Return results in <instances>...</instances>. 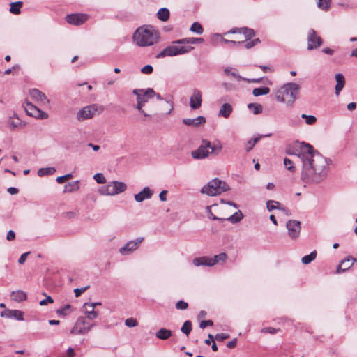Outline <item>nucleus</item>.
I'll list each match as a JSON object with an SVG mask.
<instances>
[{"instance_id":"nucleus-1","label":"nucleus","mask_w":357,"mask_h":357,"mask_svg":"<svg viewBox=\"0 0 357 357\" xmlns=\"http://www.w3.org/2000/svg\"><path fill=\"white\" fill-rule=\"evenodd\" d=\"M296 154L302 160L301 179L307 184L319 183L328 174L331 160L321 155L310 144L302 142Z\"/></svg>"},{"instance_id":"nucleus-2","label":"nucleus","mask_w":357,"mask_h":357,"mask_svg":"<svg viewBox=\"0 0 357 357\" xmlns=\"http://www.w3.org/2000/svg\"><path fill=\"white\" fill-rule=\"evenodd\" d=\"M159 33L151 26L139 27L133 34V40L140 47L151 46L159 39Z\"/></svg>"},{"instance_id":"nucleus-3","label":"nucleus","mask_w":357,"mask_h":357,"mask_svg":"<svg viewBox=\"0 0 357 357\" xmlns=\"http://www.w3.org/2000/svg\"><path fill=\"white\" fill-rule=\"evenodd\" d=\"M300 86L294 82L284 84L275 93V98L280 102L285 103L288 107H292L297 98Z\"/></svg>"},{"instance_id":"nucleus-4","label":"nucleus","mask_w":357,"mask_h":357,"mask_svg":"<svg viewBox=\"0 0 357 357\" xmlns=\"http://www.w3.org/2000/svg\"><path fill=\"white\" fill-rule=\"evenodd\" d=\"M222 145L220 142L213 143V144L206 139H203L199 148L191 153V155L194 159H204L211 153L218 155L222 150Z\"/></svg>"},{"instance_id":"nucleus-5","label":"nucleus","mask_w":357,"mask_h":357,"mask_svg":"<svg viewBox=\"0 0 357 357\" xmlns=\"http://www.w3.org/2000/svg\"><path fill=\"white\" fill-rule=\"evenodd\" d=\"M229 190V185L217 178L210 181L201 190L202 194L208 196H216Z\"/></svg>"},{"instance_id":"nucleus-6","label":"nucleus","mask_w":357,"mask_h":357,"mask_svg":"<svg viewBox=\"0 0 357 357\" xmlns=\"http://www.w3.org/2000/svg\"><path fill=\"white\" fill-rule=\"evenodd\" d=\"M178 43L173 41L171 45L167 46L162 50L157 56V58H163L165 56H174L184 54L190 52L194 49L191 46H179Z\"/></svg>"},{"instance_id":"nucleus-7","label":"nucleus","mask_w":357,"mask_h":357,"mask_svg":"<svg viewBox=\"0 0 357 357\" xmlns=\"http://www.w3.org/2000/svg\"><path fill=\"white\" fill-rule=\"evenodd\" d=\"M95 326V324H89L86 321V317H79L70 330L71 334H86Z\"/></svg>"},{"instance_id":"nucleus-8","label":"nucleus","mask_w":357,"mask_h":357,"mask_svg":"<svg viewBox=\"0 0 357 357\" xmlns=\"http://www.w3.org/2000/svg\"><path fill=\"white\" fill-rule=\"evenodd\" d=\"M132 93L137 96V100H139L143 103H146L149 99L155 97V92L153 89L148 88L146 89H134Z\"/></svg>"},{"instance_id":"nucleus-9","label":"nucleus","mask_w":357,"mask_h":357,"mask_svg":"<svg viewBox=\"0 0 357 357\" xmlns=\"http://www.w3.org/2000/svg\"><path fill=\"white\" fill-rule=\"evenodd\" d=\"M307 50H312L319 48L322 43V38L318 36L314 29H310L307 34Z\"/></svg>"},{"instance_id":"nucleus-10","label":"nucleus","mask_w":357,"mask_h":357,"mask_svg":"<svg viewBox=\"0 0 357 357\" xmlns=\"http://www.w3.org/2000/svg\"><path fill=\"white\" fill-rule=\"evenodd\" d=\"M142 241L143 238H137L135 240L128 242L119 249V253L122 255H128L131 254L138 248Z\"/></svg>"},{"instance_id":"nucleus-11","label":"nucleus","mask_w":357,"mask_h":357,"mask_svg":"<svg viewBox=\"0 0 357 357\" xmlns=\"http://www.w3.org/2000/svg\"><path fill=\"white\" fill-rule=\"evenodd\" d=\"M24 109L29 116H33L36 119H45L48 117L47 113L41 111L31 102H26L24 105Z\"/></svg>"},{"instance_id":"nucleus-12","label":"nucleus","mask_w":357,"mask_h":357,"mask_svg":"<svg viewBox=\"0 0 357 357\" xmlns=\"http://www.w3.org/2000/svg\"><path fill=\"white\" fill-rule=\"evenodd\" d=\"M286 227L288 230V235L291 238H296L301 232V222L296 220H290L286 223Z\"/></svg>"},{"instance_id":"nucleus-13","label":"nucleus","mask_w":357,"mask_h":357,"mask_svg":"<svg viewBox=\"0 0 357 357\" xmlns=\"http://www.w3.org/2000/svg\"><path fill=\"white\" fill-rule=\"evenodd\" d=\"M97 110L96 105L84 107L78 112L77 118L79 121L91 119L96 114Z\"/></svg>"},{"instance_id":"nucleus-14","label":"nucleus","mask_w":357,"mask_h":357,"mask_svg":"<svg viewBox=\"0 0 357 357\" xmlns=\"http://www.w3.org/2000/svg\"><path fill=\"white\" fill-rule=\"evenodd\" d=\"M88 20V15L82 13H74L68 15L66 20L68 24L79 26L84 24Z\"/></svg>"},{"instance_id":"nucleus-15","label":"nucleus","mask_w":357,"mask_h":357,"mask_svg":"<svg viewBox=\"0 0 357 357\" xmlns=\"http://www.w3.org/2000/svg\"><path fill=\"white\" fill-rule=\"evenodd\" d=\"M31 98L40 104L41 105H47L49 104V100L44 93L38 89H32L29 91Z\"/></svg>"},{"instance_id":"nucleus-16","label":"nucleus","mask_w":357,"mask_h":357,"mask_svg":"<svg viewBox=\"0 0 357 357\" xmlns=\"http://www.w3.org/2000/svg\"><path fill=\"white\" fill-rule=\"evenodd\" d=\"M241 33L244 36L245 40H243L244 42L247 41L250 39H251L252 37L255 36V31L252 29H248L247 27H243V28H235L232 29L230 31L226 32L225 35H227L228 33Z\"/></svg>"},{"instance_id":"nucleus-17","label":"nucleus","mask_w":357,"mask_h":357,"mask_svg":"<svg viewBox=\"0 0 357 357\" xmlns=\"http://www.w3.org/2000/svg\"><path fill=\"white\" fill-rule=\"evenodd\" d=\"M356 261V259L353 257H348L340 262L336 269V273L340 274L349 270Z\"/></svg>"},{"instance_id":"nucleus-18","label":"nucleus","mask_w":357,"mask_h":357,"mask_svg":"<svg viewBox=\"0 0 357 357\" xmlns=\"http://www.w3.org/2000/svg\"><path fill=\"white\" fill-rule=\"evenodd\" d=\"M202 93L198 89H195L190 98V106L192 109H197L202 105Z\"/></svg>"},{"instance_id":"nucleus-19","label":"nucleus","mask_w":357,"mask_h":357,"mask_svg":"<svg viewBox=\"0 0 357 357\" xmlns=\"http://www.w3.org/2000/svg\"><path fill=\"white\" fill-rule=\"evenodd\" d=\"M1 316L2 317L14 319L18 321L24 320V312L17 310H6L1 312Z\"/></svg>"},{"instance_id":"nucleus-20","label":"nucleus","mask_w":357,"mask_h":357,"mask_svg":"<svg viewBox=\"0 0 357 357\" xmlns=\"http://www.w3.org/2000/svg\"><path fill=\"white\" fill-rule=\"evenodd\" d=\"M193 264L195 266H213L216 264V261L212 257L204 256L200 257H196L193 259Z\"/></svg>"},{"instance_id":"nucleus-21","label":"nucleus","mask_w":357,"mask_h":357,"mask_svg":"<svg viewBox=\"0 0 357 357\" xmlns=\"http://www.w3.org/2000/svg\"><path fill=\"white\" fill-rule=\"evenodd\" d=\"M153 194V192L149 187H144L142 191L135 195V200L137 202H142L145 199H150Z\"/></svg>"},{"instance_id":"nucleus-22","label":"nucleus","mask_w":357,"mask_h":357,"mask_svg":"<svg viewBox=\"0 0 357 357\" xmlns=\"http://www.w3.org/2000/svg\"><path fill=\"white\" fill-rule=\"evenodd\" d=\"M83 307L87 319L93 320L98 317V312L94 310L95 304H88V303H85Z\"/></svg>"},{"instance_id":"nucleus-23","label":"nucleus","mask_w":357,"mask_h":357,"mask_svg":"<svg viewBox=\"0 0 357 357\" xmlns=\"http://www.w3.org/2000/svg\"><path fill=\"white\" fill-rule=\"evenodd\" d=\"M206 122L205 117L202 116H197L195 119H183V123L188 126L197 127Z\"/></svg>"},{"instance_id":"nucleus-24","label":"nucleus","mask_w":357,"mask_h":357,"mask_svg":"<svg viewBox=\"0 0 357 357\" xmlns=\"http://www.w3.org/2000/svg\"><path fill=\"white\" fill-rule=\"evenodd\" d=\"M233 111V107L229 103H224L220 108L218 116L227 119Z\"/></svg>"},{"instance_id":"nucleus-25","label":"nucleus","mask_w":357,"mask_h":357,"mask_svg":"<svg viewBox=\"0 0 357 357\" xmlns=\"http://www.w3.org/2000/svg\"><path fill=\"white\" fill-rule=\"evenodd\" d=\"M98 192L102 195L113 196L116 195V191L112 182L109 183L107 185L100 188Z\"/></svg>"},{"instance_id":"nucleus-26","label":"nucleus","mask_w":357,"mask_h":357,"mask_svg":"<svg viewBox=\"0 0 357 357\" xmlns=\"http://www.w3.org/2000/svg\"><path fill=\"white\" fill-rule=\"evenodd\" d=\"M337 84L335 86V94L338 96L345 84V79L342 74L338 73L335 76Z\"/></svg>"},{"instance_id":"nucleus-27","label":"nucleus","mask_w":357,"mask_h":357,"mask_svg":"<svg viewBox=\"0 0 357 357\" xmlns=\"http://www.w3.org/2000/svg\"><path fill=\"white\" fill-rule=\"evenodd\" d=\"M172 335V331L165 328H162L159 329L155 333L156 337L160 340H167Z\"/></svg>"},{"instance_id":"nucleus-28","label":"nucleus","mask_w":357,"mask_h":357,"mask_svg":"<svg viewBox=\"0 0 357 357\" xmlns=\"http://www.w3.org/2000/svg\"><path fill=\"white\" fill-rule=\"evenodd\" d=\"M204 42L202 38H185L176 40L178 44H199Z\"/></svg>"},{"instance_id":"nucleus-29","label":"nucleus","mask_w":357,"mask_h":357,"mask_svg":"<svg viewBox=\"0 0 357 357\" xmlns=\"http://www.w3.org/2000/svg\"><path fill=\"white\" fill-rule=\"evenodd\" d=\"M11 298L17 302H22L26 299V294L22 290L14 291L11 293Z\"/></svg>"},{"instance_id":"nucleus-30","label":"nucleus","mask_w":357,"mask_h":357,"mask_svg":"<svg viewBox=\"0 0 357 357\" xmlns=\"http://www.w3.org/2000/svg\"><path fill=\"white\" fill-rule=\"evenodd\" d=\"M157 17L158 18L162 21L166 22L169 18V11L166 8H160L158 13H157Z\"/></svg>"},{"instance_id":"nucleus-31","label":"nucleus","mask_w":357,"mask_h":357,"mask_svg":"<svg viewBox=\"0 0 357 357\" xmlns=\"http://www.w3.org/2000/svg\"><path fill=\"white\" fill-rule=\"evenodd\" d=\"M243 218V215L241 211H238L234 213L230 217L226 218L225 220L229 221L230 222L235 224L239 222Z\"/></svg>"},{"instance_id":"nucleus-32","label":"nucleus","mask_w":357,"mask_h":357,"mask_svg":"<svg viewBox=\"0 0 357 357\" xmlns=\"http://www.w3.org/2000/svg\"><path fill=\"white\" fill-rule=\"evenodd\" d=\"M112 183L114 187V190L116 191V195L121 193L127 189V185L123 182L115 181H112Z\"/></svg>"},{"instance_id":"nucleus-33","label":"nucleus","mask_w":357,"mask_h":357,"mask_svg":"<svg viewBox=\"0 0 357 357\" xmlns=\"http://www.w3.org/2000/svg\"><path fill=\"white\" fill-rule=\"evenodd\" d=\"M56 172L54 167H44L38 170V175L39 176H44L47 175H52Z\"/></svg>"},{"instance_id":"nucleus-34","label":"nucleus","mask_w":357,"mask_h":357,"mask_svg":"<svg viewBox=\"0 0 357 357\" xmlns=\"http://www.w3.org/2000/svg\"><path fill=\"white\" fill-rule=\"evenodd\" d=\"M270 92V89L266 86L255 88L252 91V94L255 96H259L262 95H266Z\"/></svg>"},{"instance_id":"nucleus-35","label":"nucleus","mask_w":357,"mask_h":357,"mask_svg":"<svg viewBox=\"0 0 357 357\" xmlns=\"http://www.w3.org/2000/svg\"><path fill=\"white\" fill-rule=\"evenodd\" d=\"M248 109L252 111L253 114H259L262 112V105L259 103H250L248 105Z\"/></svg>"},{"instance_id":"nucleus-36","label":"nucleus","mask_w":357,"mask_h":357,"mask_svg":"<svg viewBox=\"0 0 357 357\" xmlns=\"http://www.w3.org/2000/svg\"><path fill=\"white\" fill-rule=\"evenodd\" d=\"M22 6V1H16L10 3V12L13 14H19Z\"/></svg>"},{"instance_id":"nucleus-37","label":"nucleus","mask_w":357,"mask_h":357,"mask_svg":"<svg viewBox=\"0 0 357 357\" xmlns=\"http://www.w3.org/2000/svg\"><path fill=\"white\" fill-rule=\"evenodd\" d=\"M317 257V252L314 250L310 255H305L302 257L301 261L304 264H309L311 263Z\"/></svg>"},{"instance_id":"nucleus-38","label":"nucleus","mask_w":357,"mask_h":357,"mask_svg":"<svg viewBox=\"0 0 357 357\" xmlns=\"http://www.w3.org/2000/svg\"><path fill=\"white\" fill-rule=\"evenodd\" d=\"M215 36L220 38L221 42H222V43H224L225 44H228L230 46L240 45H241V44H243L244 43L243 40L236 41V40H230L225 39V38H222L221 36V35H220V34H216Z\"/></svg>"},{"instance_id":"nucleus-39","label":"nucleus","mask_w":357,"mask_h":357,"mask_svg":"<svg viewBox=\"0 0 357 357\" xmlns=\"http://www.w3.org/2000/svg\"><path fill=\"white\" fill-rule=\"evenodd\" d=\"M266 208L268 211H271L274 209H281L280 204L277 201L268 200L266 202Z\"/></svg>"},{"instance_id":"nucleus-40","label":"nucleus","mask_w":357,"mask_h":357,"mask_svg":"<svg viewBox=\"0 0 357 357\" xmlns=\"http://www.w3.org/2000/svg\"><path fill=\"white\" fill-rule=\"evenodd\" d=\"M79 188L78 181L69 182L65 185V192H72L77 190Z\"/></svg>"},{"instance_id":"nucleus-41","label":"nucleus","mask_w":357,"mask_h":357,"mask_svg":"<svg viewBox=\"0 0 357 357\" xmlns=\"http://www.w3.org/2000/svg\"><path fill=\"white\" fill-rule=\"evenodd\" d=\"M181 331L185 333V335H188L192 331V323L190 321H186L183 324Z\"/></svg>"},{"instance_id":"nucleus-42","label":"nucleus","mask_w":357,"mask_h":357,"mask_svg":"<svg viewBox=\"0 0 357 357\" xmlns=\"http://www.w3.org/2000/svg\"><path fill=\"white\" fill-rule=\"evenodd\" d=\"M190 30L192 32H195L197 34H202L204 31L202 25L199 22H194Z\"/></svg>"},{"instance_id":"nucleus-43","label":"nucleus","mask_w":357,"mask_h":357,"mask_svg":"<svg viewBox=\"0 0 357 357\" xmlns=\"http://www.w3.org/2000/svg\"><path fill=\"white\" fill-rule=\"evenodd\" d=\"M8 123L11 128L15 129L22 126V121L19 118H10Z\"/></svg>"},{"instance_id":"nucleus-44","label":"nucleus","mask_w":357,"mask_h":357,"mask_svg":"<svg viewBox=\"0 0 357 357\" xmlns=\"http://www.w3.org/2000/svg\"><path fill=\"white\" fill-rule=\"evenodd\" d=\"M317 6L319 8L327 10L331 6V0H318Z\"/></svg>"},{"instance_id":"nucleus-45","label":"nucleus","mask_w":357,"mask_h":357,"mask_svg":"<svg viewBox=\"0 0 357 357\" xmlns=\"http://www.w3.org/2000/svg\"><path fill=\"white\" fill-rule=\"evenodd\" d=\"M301 118L304 119L305 120V123L307 125H313L317 121V118L313 115H307V114H303L301 115Z\"/></svg>"},{"instance_id":"nucleus-46","label":"nucleus","mask_w":357,"mask_h":357,"mask_svg":"<svg viewBox=\"0 0 357 357\" xmlns=\"http://www.w3.org/2000/svg\"><path fill=\"white\" fill-rule=\"evenodd\" d=\"M70 308V305H66L64 307L58 309L56 310V313L59 316H66L67 314H68Z\"/></svg>"},{"instance_id":"nucleus-47","label":"nucleus","mask_w":357,"mask_h":357,"mask_svg":"<svg viewBox=\"0 0 357 357\" xmlns=\"http://www.w3.org/2000/svg\"><path fill=\"white\" fill-rule=\"evenodd\" d=\"M93 178L98 183L103 184L106 183V178L102 173H97L93 176Z\"/></svg>"},{"instance_id":"nucleus-48","label":"nucleus","mask_w":357,"mask_h":357,"mask_svg":"<svg viewBox=\"0 0 357 357\" xmlns=\"http://www.w3.org/2000/svg\"><path fill=\"white\" fill-rule=\"evenodd\" d=\"M284 165L288 170L291 172L295 171V167L293 165V162L290 159L287 158H284Z\"/></svg>"},{"instance_id":"nucleus-49","label":"nucleus","mask_w":357,"mask_h":357,"mask_svg":"<svg viewBox=\"0 0 357 357\" xmlns=\"http://www.w3.org/2000/svg\"><path fill=\"white\" fill-rule=\"evenodd\" d=\"M125 325L128 327H135L138 325L137 321L134 318H128L125 321Z\"/></svg>"},{"instance_id":"nucleus-50","label":"nucleus","mask_w":357,"mask_h":357,"mask_svg":"<svg viewBox=\"0 0 357 357\" xmlns=\"http://www.w3.org/2000/svg\"><path fill=\"white\" fill-rule=\"evenodd\" d=\"M260 40L259 38H255L252 40L248 41L245 44V47L246 49H250L255 46L257 44L260 43Z\"/></svg>"},{"instance_id":"nucleus-51","label":"nucleus","mask_w":357,"mask_h":357,"mask_svg":"<svg viewBox=\"0 0 357 357\" xmlns=\"http://www.w3.org/2000/svg\"><path fill=\"white\" fill-rule=\"evenodd\" d=\"M212 258L215 259L217 264L218 261H225L227 259V256L226 253L222 252L220 253L219 255H215Z\"/></svg>"},{"instance_id":"nucleus-52","label":"nucleus","mask_w":357,"mask_h":357,"mask_svg":"<svg viewBox=\"0 0 357 357\" xmlns=\"http://www.w3.org/2000/svg\"><path fill=\"white\" fill-rule=\"evenodd\" d=\"M153 68L151 65H146L142 69L141 72L144 74L149 75L153 73Z\"/></svg>"},{"instance_id":"nucleus-53","label":"nucleus","mask_w":357,"mask_h":357,"mask_svg":"<svg viewBox=\"0 0 357 357\" xmlns=\"http://www.w3.org/2000/svg\"><path fill=\"white\" fill-rule=\"evenodd\" d=\"M188 307V304L183 301H179L176 304V307L178 310H185Z\"/></svg>"},{"instance_id":"nucleus-54","label":"nucleus","mask_w":357,"mask_h":357,"mask_svg":"<svg viewBox=\"0 0 357 357\" xmlns=\"http://www.w3.org/2000/svg\"><path fill=\"white\" fill-rule=\"evenodd\" d=\"M89 288V286H86L82 288H76L74 289L75 297H79L82 293Z\"/></svg>"},{"instance_id":"nucleus-55","label":"nucleus","mask_w":357,"mask_h":357,"mask_svg":"<svg viewBox=\"0 0 357 357\" xmlns=\"http://www.w3.org/2000/svg\"><path fill=\"white\" fill-rule=\"evenodd\" d=\"M229 337V335L227 333H218L215 336V339L218 341H223Z\"/></svg>"},{"instance_id":"nucleus-56","label":"nucleus","mask_w":357,"mask_h":357,"mask_svg":"<svg viewBox=\"0 0 357 357\" xmlns=\"http://www.w3.org/2000/svg\"><path fill=\"white\" fill-rule=\"evenodd\" d=\"M213 325V322L211 320H205L202 321L199 324V327L202 329L205 328L207 326H212Z\"/></svg>"},{"instance_id":"nucleus-57","label":"nucleus","mask_w":357,"mask_h":357,"mask_svg":"<svg viewBox=\"0 0 357 357\" xmlns=\"http://www.w3.org/2000/svg\"><path fill=\"white\" fill-rule=\"evenodd\" d=\"M225 73L227 74V75H231V76H233L234 77H236L238 79H241V77L238 75L235 71H231V68H229V67H227L225 69Z\"/></svg>"},{"instance_id":"nucleus-58","label":"nucleus","mask_w":357,"mask_h":357,"mask_svg":"<svg viewBox=\"0 0 357 357\" xmlns=\"http://www.w3.org/2000/svg\"><path fill=\"white\" fill-rule=\"evenodd\" d=\"M279 330L273 327L264 328L261 329V333H268L270 334H275Z\"/></svg>"},{"instance_id":"nucleus-59","label":"nucleus","mask_w":357,"mask_h":357,"mask_svg":"<svg viewBox=\"0 0 357 357\" xmlns=\"http://www.w3.org/2000/svg\"><path fill=\"white\" fill-rule=\"evenodd\" d=\"M211 206H207L206 207V210H207V212H208V216L210 219L211 220H223L224 219L222 218H218L217 216H215V215H213L211 212Z\"/></svg>"},{"instance_id":"nucleus-60","label":"nucleus","mask_w":357,"mask_h":357,"mask_svg":"<svg viewBox=\"0 0 357 357\" xmlns=\"http://www.w3.org/2000/svg\"><path fill=\"white\" fill-rule=\"evenodd\" d=\"M53 302H54V301L52 298V297L50 296H47V298L45 299H43V300L40 301V305H45L47 303H52Z\"/></svg>"},{"instance_id":"nucleus-61","label":"nucleus","mask_w":357,"mask_h":357,"mask_svg":"<svg viewBox=\"0 0 357 357\" xmlns=\"http://www.w3.org/2000/svg\"><path fill=\"white\" fill-rule=\"evenodd\" d=\"M29 254H30V252H25V253L22 254V255L20 257V258H19V259H18V263H19L20 264H23L25 262V261H26V258H27V256H28Z\"/></svg>"},{"instance_id":"nucleus-62","label":"nucleus","mask_w":357,"mask_h":357,"mask_svg":"<svg viewBox=\"0 0 357 357\" xmlns=\"http://www.w3.org/2000/svg\"><path fill=\"white\" fill-rule=\"evenodd\" d=\"M167 190H162L159 194V198L160 201L165 202L167 201Z\"/></svg>"},{"instance_id":"nucleus-63","label":"nucleus","mask_w":357,"mask_h":357,"mask_svg":"<svg viewBox=\"0 0 357 357\" xmlns=\"http://www.w3.org/2000/svg\"><path fill=\"white\" fill-rule=\"evenodd\" d=\"M15 238V233L13 230L8 231L6 236L8 241H13Z\"/></svg>"},{"instance_id":"nucleus-64","label":"nucleus","mask_w":357,"mask_h":357,"mask_svg":"<svg viewBox=\"0 0 357 357\" xmlns=\"http://www.w3.org/2000/svg\"><path fill=\"white\" fill-rule=\"evenodd\" d=\"M236 344H237V340L236 338H234L232 340H231L227 343V347L228 348L232 349L236 346Z\"/></svg>"}]
</instances>
